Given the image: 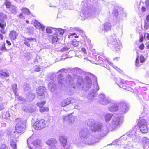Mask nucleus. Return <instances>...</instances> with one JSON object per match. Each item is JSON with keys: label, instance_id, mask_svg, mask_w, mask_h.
<instances>
[{"label": "nucleus", "instance_id": "nucleus-46", "mask_svg": "<svg viewBox=\"0 0 149 149\" xmlns=\"http://www.w3.org/2000/svg\"><path fill=\"white\" fill-rule=\"evenodd\" d=\"M72 44L75 47L77 46L79 44V42L76 40L73 41L72 42Z\"/></svg>", "mask_w": 149, "mask_h": 149}, {"label": "nucleus", "instance_id": "nucleus-58", "mask_svg": "<svg viewBox=\"0 0 149 149\" xmlns=\"http://www.w3.org/2000/svg\"><path fill=\"white\" fill-rule=\"evenodd\" d=\"M144 45L143 43L139 47V49L141 50L143 49H144Z\"/></svg>", "mask_w": 149, "mask_h": 149}, {"label": "nucleus", "instance_id": "nucleus-62", "mask_svg": "<svg viewBox=\"0 0 149 149\" xmlns=\"http://www.w3.org/2000/svg\"><path fill=\"white\" fill-rule=\"evenodd\" d=\"M6 43L8 44V45H11V43L8 40H6Z\"/></svg>", "mask_w": 149, "mask_h": 149}, {"label": "nucleus", "instance_id": "nucleus-31", "mask_svg": "<svg viewBox=\"0 0 149 149\" xmlns=\"http://www.w3.org/2000/svg\"><path fill=\"white\" fill-rule=\"evenodd\" d=\"M138 125L139 127L147 125L146 121L145 120L142 119V120H139L138 122Z\"/></svg>", "mask_w": 149, "mask_h": 149}, {"label": "nucleus", "instance_id": "nucleus-55", "mask_svg": "<svg viewBox=\"0 0 149 149\" xmlns=\"http://www.w3.org/2000/svg\"><path fill=\"white\" fill-rule=\"evenodd\" d=\"M145 61V58L143 56H141L140 57V61L141 63H143Z\"/></svg>", "mask_w": 149, "mask_h": 149}, {"label": "nucleus", "instance_id": "nucleus-45", "mask_svg": "<svg viewBox=\"0 0 149 149\" xmlns=\"http://www.w3.org/2000/svg\"><path fill=\"white\" fill-rule=\"evenodd\" d=\"M33 69L35 71L39 72L40 71L41 68L39 66L36 65L34 66Z\"/></svg>", "mask_w": 149, "mask_h": 149}, {"label": "nucleus", "instance_id": "nucleus-22", "mask_svg": "<svg viewBox=\"0 0 149 149\" xmlns=\"http://www.w3.org/2000/svg\"><path fill=\"white\" fill-rule=\"evenodd\" d=\"M72 71L73 72V74L77 75L79 77H80V75L82 73V70L78 68H76L72 69Z\"/></svg>", "mask_w": 149, "mask_h": 149}, {"label": "nucleus", "instance_id": "nucleus-3", "mask_svg": "<svg viewBox=\"0 0 149 149\" xmlns=\"http://www.w3.org/2000/svg\"><path fill=\"white\" fill-rule=\"evenodd\" d=\"M97 4L96 0H84L82 2L81 10L86 18H88L95 13L99 12L100 10L96 7Z\"/></svg>", "mask_w": 149, "mask_h": 149}, {"label": "nucleus", "instance_id": "nucleus-41", "mask_svg": "<svg viewBox=\"0 0 149 149\" xmlns=\"http://www.w3.org/2000/svg\"><path fill=\"white\" fill-rule=\"evenodd\" d=\"M39 110L40 112H43L45 111H47L48 110V109L47 107L43 106L42 107H41L40 108H39Z\"/></svg>", "mask_w": 149, "mask_h": 149}, {"label": "nucleus", "instance_id": "nucleus-28", "mask_svg": "<svg viewBox=\"0 0 149 149\" xmlns=\"http://www.w3.org/2000/svg\"><path fill=\"white\" fill-rule=\"evenodd\" d=\"M27 95V98L29 101H32L35 98V94L31 92H28Z\"/></svg>", "mask_w": 149, "mask_h": 149}, {"label": "nucleus", "instance_id": "nucleus-7", "mask_svg": "<svg viewBox=\"0 0 149 149\" xmlns=\"http://www.w3.org/2000/svg\"><path fill=\"white\" fill-rule=\"evenodd\" d=\"M15 123L16 124L15 127V131H14L13 133H15V132L17 133L24 132L25 130V121L21 119L17 118L16 119Z\"/></svg>", "mask_w": 149, "mask_h": 149}, {"label": "nucleus", "instance_id": "nucleus-48", "mask_svg": "<svg viewBox=\"0 0 149 149\" xmlns=\"http://www.w3.org/2000/svg\"><path fill=\"white\" fill-rule=\"evenodd\" d=\"M1 50L3 51H7V49L6 48L5 44L4 43L2 45L1 48Z\"/></svg>", "mask_w": 149, "mask_h": 149}, {"label": "nucleus", "instance_id": "nucleus-63", "mask_svg": "<svg viewBox=\"0 0 149 149\" xmlns=\"http://www.w3.org/2000/svg\"><path fill=\"white\" fill-rule=\"evenodd\" d=\"M146 38L148 39H149V33L146 34H145L144 35L145 36H146Z\"/></svg>", "mask_w": 149, "mask_h": 149}, {"label": "nucleus", "instance_id": "nucleus-53", "mask_svg": "<svg viewBox=\"0 0 149 149\" xmlns=\"http://www.w3.org/2000/svg\"><path fill=\"white\" fill-rule=\"evenodd\" d=\"M146 6L148 8H149V0H146Z\"/></svg>", "mask_w": 149, "mask_h": 149}, {"label": "nucleus", "instance_id": "nucleus-15", "mask_svg": "<svg viewBox=\"0 0 149 149\" xmlns=\"http://www.w3.org/2000/svg\"><path fill=\"white\" fill-rule=\"evenodd\" d=\"M7 19V15L3 12H0V26L3 27L6 24L5 20Z\"/></svg>", "mask_w": 149, "mask_h": 149}, {"label": "nucleus", "instance_id": "nucleus-56", "mask_svg": "<svg viewBox=\"0 0 149 149\" xmlns=\"http://www.w3.org/2000/svg\"><path fill=\"white\" fill-rule=\"evenodd\" d=\"M113 13L115 16H117L118 15V10H115L113 12Z\"/></svg>", "mask_w": 149, "mask_h": 149}, {"label": "nucleus", "instance_id": "nucleus-27", "mask_svg": "<svg viewBox=\"0 0 149 149\" xmlns=\"http://www.w3.org/2000/svg\"><path fill=\"white\" fill-rule=\"evenodd\" d=\"M34 25L36 28L38 29H41L43 31V29L45 28V27L43 25L36 20L34 22Z\"/></svg>", "mask_w": 149, "mask_h": 149}, {"label": "nucleus", "instance_id": "nucleus-1", "mask_svg": "<svg viewBox=\"0 0 149 149\" xmlns=\"http://www.w3.org/2000/svg\"><path fill=\"white\" fill-rule=\"evenodd\" d=\"M88 126L93 127L91 132L86 127H82L79 130V135L82 142L88 145L94 144L98 142L100 137H103L107 133V130L101 123L96 122L93 119L87 122Z\"/></svg>", "mask_w": 149, "mask_h": 149}, {"label": "nucleus", "instance_id": "nucleus-36", "mask_svg": "<svg viewBox=\"0 0 149 149\" xmlns=\"http://www.w3.org/2000/svg\"><path fill=\"white\" fill-rule=\"evenodd\" d=\"M10 145L11 147L13 149H16L17 148L16 144L15 141L13 140H10Z\"/></svg>", "mask_w": 149, "mask_h": 149}, {"label": "nucleus", "instance_id": "nucleus-23", "mask_svg": "<svg viewBox=\"0 0 149 149\" xmlns=\"http://www.w3.org/2000/svg\"><path fill=\"white\" fill-rule=\"evenodd\" d=\"M17 36L18 34L16 31L13 30L10 32L9 37L11 40H14L17 38Z\"/></svg>", "mask_w": 149, "mask_h": 149}, {"label": "nucleus", "instance_id": "nucleus-51", "mask_svg": "<svg viewBox=\"0 0 149 149\" xmlns=\"http://www.w3.org/2000/svg\"><path fill=\"white\" fill-rule=\"evenodd\" d=\"M6 26V24H5V26H4L3 28L0 26V27L1 28V29L0 30V31L3 34H5V33L6 32L4 30V29Z\"/></svg>", "mask_w": 149, "mask_h": 149}, {"label": "nucleus", "instance_id": "nucleus-5", "mask_svg": "<svg viewBox=\"0 0 149 149\" xmlns=\"http://www.w3.org/2000/svg\"><path fill=\"white\" fill-rule=\"evenodd\" d=\"M57 79L58 81V83L61 84H63L65 83L69 84V90L70 92L68 93V94L69 95H72L74 92V89L76 88V87L75 84L73 82L72 79L70 76V75H68L67 76L66 79H65L63 77L62 74L60 73L58 75Z\"/></svg>", "mask_w": 149, "mask_h": 149}, {"label": "nucleus", "instance_id": "nucleus-11", "mask_svg": "<svg viewBox=\"0 0 149 149\" xmlns=\"http://www.w3.org/2000/svg\"><path fill=\"white\" fill-rule=\"evenodd\" d=\"M45 126V120L42 119L36 121L34 124L33 127L36 130H39L44 128Z\"/></svg>", "mask_w": 149, "mask_h": 149}, {"label": "nucleus", "instance_id": "nucleus-25", "mask_svg": "<svg viewBox=\"0 0 149 149\" xmlns=\"http://www.w3.org/2000/svg\"><path fill=\"white\" fill-rule=\"evenodd\" d=\"M71 99L70 98H68L63 100L61 102V104L62 107H65L69 105L71 103Z\"/></svg>", "mask_w": 149, "mask_h": 149}, {"label": "nucleus", "instance_id": "nucleus-30", "mask_svg": "<svg viewBox=\"0 0 149 149\" xmlns=\"http://www.w3.org/2000/svg\"><path fill=\"white\" fill-rule=\"evenodd\" d=\"M22 13L26 15H29L31 14L29 10L26 7H22L21 9Z\"/></svg>", "mask_w": 149, "mask_h": 149}, {"label": "nucleus", "instance_id": "nucleus-4", "mask_svg": "<svg viewBox=\"0 0 149 149\" xmlns=\"http://www.w3.org/2000/svg\"><path fill=\"white\" fill-rule=\"evenodd\" d=\"M105 118L106 126H104L107 128L108 132V130H112L118 127L123 122V117L118 115H113L108 113L105 115Z\"/></svg>", "mask_w": 149, "mask_h": 149}, {"label": "nucleus", "instance_id": "nucleus-13", "mask_svg": "<svg viewBox=\"0 0 149 149\" xmlns=\"http://www.w3.org/2000/svg\"><path fill=\"white\" fill-rule=\"evenodd\" d=\"M118 107V112L120 114H123L126 113L128 110L127 105L125 102L120 103Z\"/></svg>", "mask_w": 149, "mask_h": 149}, {"label": "nucleus", "instance_id": "nucleus-54", "mask_svg": "<svg viewBox=\"0 0 149 149\" xmlns=\"http://www.w3.org/2000/svg\"><path fill=\"white\" fill-rule=\"evenodd\" d=\"M0 149H7V147L5 144H3L0 146Z\"/></svg>", "mask_w": 149, "mask_h": 149}, {"label": "nucleus", "instance_id": "nucleus-40", "mask_svg": "<svg viewBox=\"0 0 149 149\" xmlns=\"http://www.w3.org/2000/svg\"><path fill=\"white\" fill-rule=\"evenodd\" d=\"M36 110V108L35 107H28L27 108V111L29 112L32 113L34 112Z\"/></svg>", "mask_w": 149, "mask_h": 149}, {"label": "nucleus", "instance_id": "nucleus-60", "mask_svg": "<svg viewBox=\"0 0 149 149\" xmlns=\"http://www.w3.org/2000/svg\"><path fill=\"white\" fill-rule=\"evenodd\" d=\"M66 69L65 68H63L60 70L57 73V74H58L60 72L62 71H65L66 70Z\"/></svg>", "mask_w": 149, "mask_h": 149}, {"label": "nucleus", "instance_id": "nucleus-33", "mask_svg": "<svg viewBox=\"0 0 149 149\" xmlns=\"http://www.w3.org/2000/svg\"><path fill=\"white\" fill-rule=\"evenodd\" d=\"M12 89L15 95L16 96H18V93H17V84H13L12 86Z\"/></svg>", "mask_w": 149, "mask_h": 149}, {"label": "nucleus", "instance_id": "nucleus-34", "mask_svg": "<svg viewBox=\"0 0 149 149\" xmlns=\"http://www.w3.org/2000/svg\"><path fill=\"white\" fill-rule=\"evenodd\" d=\"M58 39V36L55 35L54 36L51 37L50 38L49 40L52 43H56L57 42Z\"/></svg>", "mask_w": 149, "mask_h": 149}, {"label": "nucleus", "instance_id": "nucleus-10", "mask_svg": "<svg viewBox=\"0 0 149 149\" xmlns=\"http://www.w3.org/2000/svg\"><path fill=\"white\" fill-rule=\"evenodd\" d=\"M59 140L61 145V146L63 149H69L70 145L68 142L67 138L62 136L59 137Z\"/></svg>", "mask_w": 149, "mask_h": 149}, {"label": "nucleus", "instance_id": "nucleus-57", "mask_svg": "<svg viewBox=\"0 0 149 149\" xmlns=\"http://www.w3.org/2000/svg\"><path fill=\"white\" fill-rule=\"evenodd\" d=\"M123 148H130V146H129L128 145H123Z\"/></svg>", "mask_w": 149, "mask_h": 149}, {"label": "nucleus", "instance_id": "nucleus-59", "mask_svg": "<svg viewBox=\"0 0 149 149\" xmlns=\"http://www.w3.org/2000/svg\"><path fill=\"white\" fill-rule=\"evenodd\" d=\"M19 18L22 19H24V16H23L22 13H21L19 15Z\"/></svg>", "mask_w": 149, "mask_h": 149}, {"label": "nucleus", "instance_id": "nucleus-16", "mask_svg": "<svg viewBox=\"0 0 149 149\" xmlns=\"http://www.w3.org/2000/svg\"><path fill=\"white\" fill-rule=\"evenodd\" d=\"M62 118L64 121H66L70 124H72L75 121V117L72 114L68 115L66 116H63Z\"/></svg>", "mask_w": 149, "mask_h": 149}, {"label": "nucleus", "instance_id": "nucleus-50", "mask_svg": "<svg viewBox=\"0 0 149 149\" xmlns=\"http://www.w3.org/2000/svg\"><path fill=\"white\" fill-rule=\"evenodd\" d=\"M58 5V3H57L56 2V3H50L49 6L51 7H56Z\"/></svg>", "mask_w": 149, "mask_h": 149}, {"label": "nucleus", "instance_id": "nucleus-14", "mask_svg": "<svg viewBox=\"0 0 149 149\" xmlns=\"http://www.w3.org/2000/svg\"><path fill=\"white\" fill-rule=\"evenodd\" d=\"M37 97L39 98V97L43 96L46 95V97L48 96V94L46 93V90L45 88L43 86H40L37 89Z\"/></svg>", "mask_w": 149, "mask_h": 149}, {"label": "nucleus", "instance_id": "nucleus-42", "mask_svg": "<svg viewBox=\"0 0 149 149\" xmlns=\"http://www.w3.org/2000/svg\"><path fill=\"white\" fill-rule=\"evenodd\" d=\"M50 149H63L61 146L60 144H58V145H56L51 148Z\"/></svg>", "mask_w": 149, "mask_h": 149}, {"label": "nucleus", "instance_id": "nucleus-8", "mask_svg": "<svg viewBox=\"0 0 149 149\" xmlns=\"http://www.w3.org/2000/svg\"><path fill=\"white\" fill-rule=\"evenodd\" d=\"M30 140L31 139L29 138L27 141L28 146L30 149H47L42 145L40 140L37 139L33 142H30Z\"/></svg>", "mask_w": 149, "mask_h": 149}, {"label": "nucleus", "instance_id": "nucleus-24", "mask_svg": "<svg viewBox=\"0 0 149 149\" xmlns=\"http://www.w3.org/2000/svg\"><path fill=\"white\" fill-rule=\"evenodd\" d=\"M54 30L55 31V35L57 36L59 35L62 36L64 33V30L61 28H54Z\"/></svg>", "mask_w": 149, "mask_h": 149}, {"label": "nucleus", "instance_id": "nucleus-44", "mask_svg": "<svg viewBox=\"0 0 149 149\" xmlns=\"http://www.w3.org/2000/svg\"><path fill=\"white\" fill-rule=\"evenodd\" d=\"M142 141L144 143L146 144L148 143H149V139L146 137H144L142 138Z\"/></svg>", "mask_w": 149, "mask_h": 149}, {"label": "nucleus", "instance_id": "nucleus-64", "mask_svg": "<svg viewBox=\"0 0 149 149\" xmlns=\"http://www.w3.org/2000/svg\"><path fill=\"white\" fill-rule=\"evenodd\" d=\"M120 82L124 84L125 83V81H124L123 79H120Z\"/></svg>", "mask_w": 149, "mask_h": 149}, {"label": "nucleus", "instance_id": "nucleus-43", "mask_svg": "<svg viewBox=\"0 0 149 149\" xmlns=\"http://www.w3.org/2000/svg\"><path fill=\"white\" fill-rule=\"evenodd\" d=\"M45 104V101H43L40 102H38L37 103V105L40 107V108L43 106Z\"/></svg>", "mask_w": 149, "mask_h": 149}, {"label": "nucleus", "instance_id": "nucleus-21", "mask_svg": "<svg viewBox=\"0 0 149 149\" xmlns=\"http://www.w3.org/2000/svg\"><path fill=\"white\" fill-rule=\"evenodd\" d=\"M49 88L50 89L51 92L53 93L55 91L56 86L54 82L52 81L48 84Z\"/></svg>", "mask_w": 149, "mask_h": 149}, {"label": "nucleus", "instance_id": "nucleus-52", "mask_svg": "<svg viewBox=\"0 0 149 149\" xmlns=\"http://www.w3.org/2000/svg\"><path fill=\"white\" fill-rule=\"evenodd\" d=\"M107 62H108V63L111 66H112L114 68H115L116 69V70H119V68H118L117 67H114V66H113V63H112V62H109L108 61V59H107Z\"/></svg>", "mask_w": 149, "mask_h": 149}, {"label": "nucleus", "instance_id": "nucleus-61", "mask_svg": "<svg viewBox=\"0 0 149 149\" xmlns=\"http://www.w3.org/2000/svg\"><path fill=\"white\" fill-rule=\"evenodd\" d=\"M81 50L85 54H86V50L84 48H81Z\"/></svg>", "mask_w": 149, "mask_h": 149}, {"label": "nucleus", "instance_id": "nucleus-49", "mask_svg": "<svg viewBox=\"0 0 149 149\" xmlns=\"http://www.w3.org/2000/svg\"><path fill=\"white\" fill-rule=\"evenodd\" d=\"M119 139H117L115 140L112 143H111L110 144H109V145H119V144H118V143L119 141Z\"/></svg>", "mask_w": 149, "mask_h": 149}, {"label": "nucleus", "instance_id": "nucleus-18", "mask_svg": "<svg viewBox=\"0 0 149 149\" xmlns=\"http://www.w3.org/2000/svg\"><path fill=\"white\" fill-rule=\"evenodd\" d=\"M102 31H107L109 30L111 28V25L109 22H106L104 23L102 25Z\"/></svg>", "mask_w": 149, "mask_h": 149}, {"label": "nucleus", "instance_id": "nucleus-12", "mask_svg": "<svg viewBox=\"0 0 149 149\" xmlns=\"http://www.w3.org/2000/svg\"><path fill=\"white\" fill-rule=\"evenodd\" d=\"M6 8L9 10L10 12L9 14H13L16 15L17 13V7L14 5L11 4V3L9 1H6L4 3Z\"/></svg>", "mask_w": 149, "mask_h": 149}, {"label": "nucleus", "instance_id": "nucleus-6", "mask_svg": "<svg viewBox=\"0 0 149 149\" xmlns=\"http://www.w3.org/2000/svg\"><path fill=\"white\" fill-rule=\"evenodd\" d=\"M108 42V46L113 50L119 51L122 47L120 42L117 39L115 35H112L110 37Z\"/></svg>", "mask_w": 149, "mask_h": 149}, {"label": "nucleus", "instance_id": "nucleus-39", "mask_svg": "<svg viewBox=\"0 0 149 149\" xmlns=\"http://www.w3.org/2000/svg\"><path fill=\"white\" fill-rule=\"evenodd\" d=\"M54 28L51 27H48L46 29V32L49 34H51L52 33L53 30H54Z\"/></svg>", "mask_w": 149, "mask_h": 149}, {"label": "nucleus", "instance_id": "nucleus-17", "mask_svg": "<svg viewBox=\"0 0 149 149\" xmlns=\"http://www.w3.org/2000/svg\"><path fill=\"white\" fill-rule=\"evenodd\" d=\"M48 145L52 147L53 146L59 144L58 141L55 138H52L48 139L46 142Z\"/></svg>", "mask_w": 149, "mask_h": 149}, {"label": "nucleus", "instance_id": "nucleus-2", "mask_svg": "<svg viewBox=\"0 0 149 149\" xmlns=\"http://www.w3.org/2000/svg\"><path fill=\"white\" fill-rule=\"evenodd\" d=\"M76 86L78 90L89 91L88 98L90 100L94 99L96 92L99 89L96 77L91 73L86 76L84 80L79 77L77 79Z\"/></svg>", "mask_w": 149, "mask_h": 149}, {"label": "nucleus", "instance_id": "nucleus-26", "mask_svg": "<svg viewBox=\"0 0 149 149\" xmlns=\"http://www.w3.org/2000/svg\"><path fill=\"white\" fill-rule=\"evenodd\" d=\"M139 127V130L143 133H146L148 131L149 128L147 125L141 126Z\"/></svg>", "mask_w": 149, "mask_h": 149}, {"label": "nucleus", "instance_id": "nucleus-20", "mask_svg": "<svg viewBox=\"0 0 149 149\" xmlns=\"http://www.w3.org/2000/svg\"><path fill=\"white\" fill-rule=\"evenodd\" d=\"M118 106L116 104L111 105L108 108V110L111 112H114L118 110Z\"/></svg>", "mask_w": 149, "mask_h": 149}, {"label": "nucleus", "instance_id": "nucleus-19", "mask_svg": "<svg viewBox=\"0 0 149 149\" xmlns=\"http://www.w3.org/2000/svg\"><path fill=\"white\" fill-rule=\"evenodd\" d=\"M24 39L23 40L24 42V44L28 47L30 46L29 42L33 41L35 40V39L32 38H26L23 36Z\"/></svg>", "mask_w": 149, "mask_h": 149}, {"label": "nucleus", "instance_id": "nucleus-29", "mask_svg": "<svg viewBox=\"0 0 149 149\" xmlns=\"http://www.w3.org/2000/svg\"><path fill=\"white\" fill-rule=\"evenodd\" d=\"M71 45V44L70 43H68L63 47L61 48V51L62 52H64L68 50L70 48Z\"/></svg>", "mask_w": 149, "mask_h": 149}, {"label": "nucleus", "instance_id": "nucleus-32", "mask_svg": "<svg viewBox=\"0 0 149 149\" xmlns=\"http://www.w3.org/2000/svg\"><path fill=\"white\" fill-rule=\"evenodd\" d=\"M146 19L147 21H145V25L144 28L146 30H148L149 28V15L147 16Z\"/></svg>", "mask_w": 149, "mask_h": 149}, {"label": "nucleus", "instance_id": "nucleus-9", "mask_svg": "<svg viewBox=\"0 0 149 149\" xmlns=\"http://www.w3.org/2000/svg\"><path fill=\"white\" fill-rule=\"evenodd\" d=\"M98 101L99 103L103 105H106L112 102V100L107 97L104 94H101L99 96Z\"/></svg>", "mask_w": 149, "mask_h": 149}, {"label": "nucleus", "instance_id": "nucleus-37", "mask_svg": "<svg viewBox=\"0 0 149 149\" xmlns=\"http://www.w3.org/2000/svg\"><path fill=\"white\" fill-rule=\"evenodd\" d=\"M23 88L25 91H27L30 89L29 84H24L23 86Z\"/></svg>", "mask_w": 149, "mask_h": 149}, {"label": "nucleus", "instance_id": "nucleus-35", "mask_svg": "<svg viewBox=\"0 0 149 149\" xmlns=\"http://www.w3.org/2000/svg\"><path fill=\"white\" fill-rule=\"evenodd\" d=\"M9 76V75L7 73L3 72L2 70H0V76L2 77H6Z\"/></svg>", "mask_w": 149, "mask_h": 149}, {"label": "nucleus", "instance_id": "nucleus-47", "mask_svg": "<svg viewBox=\"0 0 149 149\" xmlns=\"http://www.w3.org/2000/svg\"><path fill=\"white\" fill-rule=\"evenodd\" d=\"M10 116V114L8 111H7L4 114V118L7 119Z\"/></svg>", "mask_w": 149, "mask_h": 149}, {"label": "nucleus", "instance_id": "nucleus-38", "mask_svg": "<svg viewBox=\"0 0 149 149\" xmlns=\"http://www.w3.org/2000/svg\"><path fill=\"white\" fill-rule=\"evenodd\" d=\"M25 56L28 61H29L32 58V56L31 53L27 52L25 54Z\"/></svg>", "mask_w": 149, "mask_h": 149}]
</instances>
